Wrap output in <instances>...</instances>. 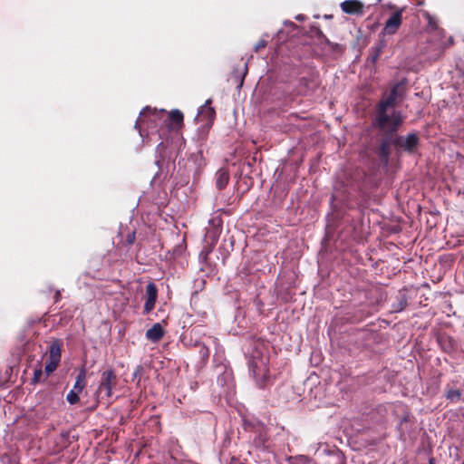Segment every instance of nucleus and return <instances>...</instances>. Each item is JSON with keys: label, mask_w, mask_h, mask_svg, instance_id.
<instances>
[{"label": "nucleus", "mask_w": 464, "mask_h": 464, "mask_svg": "<svg viewBox=\"0 0 464 464\" xmlns=\"http://www.w3.org/2000/svg\"><path fill=\"white\" fill-rule=\"evenodd\" d=\"M165 334V330L160 323L154 324L150 329L146 331V338L152 342L158 343L160 341Z\"/></svg>", "instance_id": "nucleus-11"}, {"label": "nucleus", "mask_w": 464, "mask_h": 464, "mask_svg": "<svg viewBox=\"0 0 464 464\" xmlns=\"http://www.w3.org/2000/svg\"><path fill=\"white\" fill-rule=\"evenodd\" d=\"M318 35L323 43H324L328 46L331 44L332 42L326 37L325 34H324V33L321 30L318 31Z\"/></svg>", "instance_id": "nucleus-28"}, {"label": "nucleus", "mask_w": 464, "mask_h": 464, "mask_svg": "<svg viewBox=\"0 0 464 464\" xmlns=\"http://www.w3.org/2000/svg\"><path fill=\"white\" fill-rule=\"evenodd\" d=\"M217 175H218V177H217L216 186L219 190H221V189L225 188V187L227 185L228 180H229V176L226 171H223V170H219L217 173Z\"/></svg>", "instance_id": "nucleus-15"}, {"label": "nucleus", "mask_w": 464, "mask_h": 464, "mask_svg": "<svg viewBox=\"0 0 464 464\" xmlns=\"http://www.w3.org/2000/svg\"><path fill=\"white\" fill-rule=\"evenodd\" d=\"M341 9L347 14L362 15L364 5L359 0H346L341 4Z\"/></svg>", "instance_id": "nucleus-10"}, {"label": "nucleus", "mask_w": 464, "mask_h": 464, "mask_svg": "<svg viewBox=\"0 0 464 464\" xmlns=\"http://www.w3.org/2000/svg\"><path fill=\"white\" fill-rule=\"evenodd\" d=\"M212 100L208 99L205 104L200 108V111L197 116L198 122H202L207 128H210L216 118V111L211 107Z\"/></svg>", "instance_id": "nucleus-7"}, {"label": "nucleus", "mask_w": 464, "mask_h": 464, "mask_svg": "<svg viewBox=\"0 0 464 464\" xmlns=\"http://www.w3.org/2000/svg\"><path fill=\"white\" fill-rule=\"evenodd\" d=\"M402 9L394 12L386 21L383 34H394L402 22Z\"/></svg>", "instance_id": "nucleus-9"}, {"label": "nucleus", "mask_w": 464, "mask_h": 464, "mask_svg": "<svg viewBox=\"0 0 464 464\" xmlns=\"http://www.w3.org/2000/svg\"><path fill=\"white\" fill-rule=\"evenodd\" d=\"M199 354H200L201 360L203 362H207L208 360L209 354H210L209 349L204 344L200 345Z\"/></svg>", "instance_id": "nucleus-23"}, {"label": "nucleus", "mask_w": 464, "mask_h": 464, "mask_svg": "<svg viewBox=\"0 0 464 464\" xmlns=\"http://www.w3.org/2000/svg\"><path fill=\"white\" fill-rule=\"evenodd\" d=\"M373 126L382 132L380 144L377 149V154L380 160L388 164L392 154L391 146L394 147V133H396L402 125V120L397 115V118L386 123L384 127H380L376 119H373Z\"/></svg>", "instance_id": "nucleus-3"}, {"label": "nucleus", "mask_w": 464, "mask_h": 464, "mask_svg": "<svg viewBox=\"0 0 464 464\" xmlns=\"http://www.w3.org/2000/svg\"><path fill=\"white\" fill-rule=\"evenodd\" d=\"M0 462L2 464H17L18 459L15 454L4 453L0 456Z\"/></svg>", "instance_id": "nucleus-16"}, {"label": "nucleus", "mask_w": 464, "mask_h": 464, "mask_svg": "<svg viewBox=\"0 0 464 464\" xmlns=\"http://www.w3.org/2000/svg\"><path fill=\"white\" fill-rule=\"evenodd\" d=\"M300 462H301L302 464H314V463L312 462V460H311V459H308V458H306V457H302V458L300 459Z\"/></svg>", "instance_id": "nucleus-30"}, {"label": "nucleus", "mask_w": 464, "mask_h": 464, "mask_svg": "<svg viewBox=\"0 0 464 464\" xmlns=\"http://www.w3.org/2000/svg\"><path fill=\"white\" fill-rule=\"evenodd\" d=\"M156 152L158 153V157H157V160H156V163L157 165L161 168L162 165L164 164V161L166 160L168 156V153H167V147L166 145L164 144L163 141H161L158 146H157V149H156Z\"/></svg>", "instance_id": "nucleus-14"}, {"label": "nucleus", "mask_w": 464, "mask_h": 464, "mask_svg": "<svg viewBox=\"0 0 464 464\" xmlns=\"http://www.w3.org/2000/svg\"><path fill=\"white\" fill-rule=\"evenodd\" d=\"M461 391L459 389H450L446 392V398L450 401H459L461 398Z\"/></svg>", "instance_id": "nucleus-19"}, {"label": "nucleus", "mask_w": 464, "mask_h": 464, "mask_svg": "<svg viewBox=\"0 0 464 464\" xmlns=\"http://www.w3.org/2000/svg\"><path fill=\"white\" fill-rule=\"evenodd\" d=\"M135 240H136V232L133 230L127 234L125 240H124V244L126 246H130V245L134 244Z\"/></svg>", "instance_id": "nucleus-24"}, {"label": "nucleus", "mask_w": 464, "mask_h": 464, "mask_svg": "<svg viewBox=\"0 0 464 464\" xmlns=\"http://www.w3.org/2000/svg\"><path fill=\"white\" fill-rule=\"evenodd\" d=\"M86 374V369L82 367L76 376L75 382L72 391L81 393L85 389L87 385Z\"/></svg>", "instance_id": "nucleus-13"}, {"label": "nucleus", "mask_w": 464, "mask_h": 464, "mask_svg": "<svg viewBox=\"0 0 464 464\" xmlns=\"http://www.w3.org/2000/svg\"><path fill=\"white\" fill-rule=\"evenodd\" d=\"M158 298L157 285L150 282L146 285V301L143 314H149L154 308Z\"/></svg>", "instance_id": "nucleus-8"}, {"label": "nucleus", "mask_w": 464, "mask_h": 464, "mask_svg": "<svg viewBox=\"0 0 464 464\" xmlns=\"http://www.w3.org/2000/svg\"><path fill=\"white\" fill-rule=\"evenodd\" d=\"M440 343H441L443 349L446 352H451L454 350V340L450 337H441L440 339Z\"/></svg>", "instance_id": "nucleus-18"}, {"label": "nucleus", "mask_w": 464, "mask_h": 464, "mask_svg": "<svg viewBox=\"0 0 464 464\" xmlns=\"http://www.w3.org/2000/svg\"><path fill=\"white\" fill-rule=\"evenodd\" d=\"M329 47L334 51V52H338V53H342L343 51V45H341L340 44H337V43H331V44L329 45Z\"/></svg>", "instance_id": "nucleus-27"}, {"label": "nucleus", "mask_w": 464, "mask_h": 464, "mask_svg": "<svg viewBox=\"0 0 464 464\" xmlns=\"http://www.w3.org/2000/svg\"><path fill=\"white\" fill-rule=\"evenodd\" d=\"M63 341L54 339L52 341L48 349V360L44 367L47 376L52 374L59 366L62 358Z\"/></svg>", "instance_id": "nucleus-6"}, {"label": "nucleus", "mask_w": 464, "mask_h": 464, "mask_svg": "<svg viewBox=\"0 0 464 464\" xmlns=\"http://www.w3.org/2000/svg\"><path fill=\"white\" fill-rule=\"evenodd\" d=\"M42 376H43V367H42V363L40 362H38L34 369V376L32 379V382L34 384L39 383L41 382Z\"/></svg>", "instance_id": "nucleus-17"}, {"label": "nucleus", "mask_w": 464, "mask_h": 464, "mask_svg": "<svg viewBox=\"0 0 464 464\" xmlns=\"http://www.w3.org/2000/svg\"><path fill=\"white\" fill-rule=\"evenodd\" d=\"M211 252L210 248L204 249L199 254V258L202 264L208 265V256Z\"/></svg>", "instance_id": "nucleus-25"}, {"label": "nucleus", "mask_w": 464, "mask_h": 464, "mask_svg": "<svg viewBox=\"0 0 464 464\" xmlns=\"http://www.w3.org/2000/svg\"><path fill=\"white\" fill-rule=\"evenodd\" d=\"M407 306V298L404 295H401L398 297V303L393 305L395 312H401L404 310Z\"/></svg>", "instance_id": "nucleus-20"}, {"label": "nucleus", "mask_w": 464, "mask_h": 464, "mask_svg": "<svg viewBox=\"0 0 464 464\" xmlns=\"http://www.w3.org/2000/svg\"><path fill=\"white\" fill-rule=\"evenodd\" d=\"M252 372L256 378H259L262 380H266L267 378L268 374V368L266 367V362L263 361L257 362L256 360H253L251 362Z\"/></svg>", "instance_id": "nucleus-12"}, {"label": "nucleus", "mask_w": 464, "mask_h": 464, "mask_svg": "<svg viewBox=\"0 0 464 464\" xmlns=\"http://www.w3.org/2000/svg\"><path fill=\"white\" fill-rule=\"evenodd\" d=\"M382 46H377V47L372 48V53L369 57L372 63H374L379 59V56L382 53Z\"/></svg>", "instance_id": "nucleus-22"}, {"label": "nucleus", "mask_w": 464, "mask_h": 464, "mask_svg": "<svg viewBox=\"0 0 464 464\" xmlns=\"http://www.w3.org/2000/svg\"><path fill=\"white\" fill-rule=\"evenodd\" d=\"M420 138L417 133H408L406 136L394 133V149L397 152L405 151L408 154H413L419 146Z\"/></svg>", "instance_id": "nucleus-5"}, {"label": "nucleus", "mask_w": 464, "mask_h": 464, "mask_svg": "<svg viewBox=\"0 0 464 464\" xmlns=\"http://www.w3.org/2000/svg\"><path fill=\"white\" fill-rule=\"evenodd\" d=\"M79 394V392L71 390L66 396L67 401L72 405L77 404L80 401Z\"/></svg>", "instance_id": "nucleus-21"}, {"label": "nucleus", "mask_w": 464, "mask_h": 464, "mask_svg": "<svg viewBox=\"0 0 464 464\" xmlns=\"http://www.w3.org/2000/svg\"><path fill=\"white\" fill-rule=\"evenodd\" d=\"M54 303H58L61 300V292L57 290L54 294Z\"/></svg>", "instance_id": "nucleus-31"}, {"label": "nucleus", "mask_w": 464, "mask_h": 464, "mask_svg": "<svg viewBox=\"0 0 464 464\" xmlns=\"http://www.w3.org/2000/svg\"><path fill=\"white\" fill-rule=\"evenodd\" d=\"M407 84V79L403 78L394 82L389 92L382 93L381 100L376 104L373 118L376 119L380 127H384L386 123L397 118V115L402 120V122L404 121L401 112L394 108L404 101L408 91Z\"/></svg>", "instance_id": "nucleus-2"}, {"label": "nucleus", "mask_w": 464, "mask_h": 464, "mask_svg": "<svg viewBox=\"0 0 464 464\" xmlns=\"http://www.w3.org/2000/svg\"><path fill=\"white\" fill-rule=\"evenodd\" d=\"M118 377L112 368H109L101 373L96 395L99 400H109L112 395V389L117 385Z\"/></svg>", "instance_id": "nucleus-4"}, {"label": "nucleus", "mask_w": 464, "mask_h": 464, "mask_svg": "<svg viewBox=\"0 0 464 464\" xmlns=\"http://www.w3.org/2000/svg\"><path fill=\"white\" fill-rule=\"evenodd\" d=\"M267 45L266 39H260L254 47L256 53H258L261 49H264Z\"/></svg>", "instance_id": "nucleus-26"}, {"label": "nucleus", "mask_w": 464, "mask_h": 464, "mask_svg": "<svg viewBox=\"0 0 464 464\" xmlns=\"http://www.w3.org/2000/svg\"><path fill=\"white\" fill-rule=\"evenodd\" d=\"M365 317L364 314L360 312V315L350 319L352 323L361 322Z\"/></svg>", "instance_id": "nucleus-29"}, {"label": "nucleus", "mask_w": 464, "mask_h": 464, "mask_svg": "<svg viewBox=\"0 0 464 464\" xmlns=\"http://www.w3.org/2000/svg\"><path fill=\"white\" fill-rule=\"evenodd\" d=\"M144 124L151 129L159 127V135L161 137L166 131H179L184 125V115L178 109L168 112L166 110H157L147 106L140 111L135 127L140 128Z\"/></svg>", "instance_id": "nucleus-1"}]
</instances>
